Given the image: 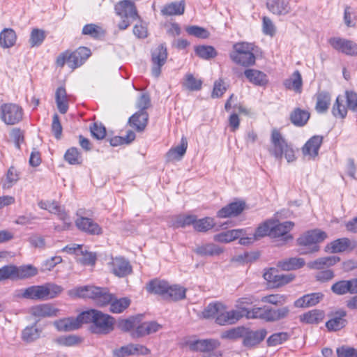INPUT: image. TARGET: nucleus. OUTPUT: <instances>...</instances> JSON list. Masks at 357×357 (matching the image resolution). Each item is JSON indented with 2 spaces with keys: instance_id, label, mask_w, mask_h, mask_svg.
Segmentation results:
<instances>
[{
  "instance_id": "48",
  "label": "nucleus",
  "mask_w": 357,
  "mask_h": 357,
  "mask_svg": "<svg viewBox=\"0 0 357 357\" xmlns=\"http://www.w3.org/2000/svg\"><path fill=\"white\" fill-rule=\"evenodd\" d=\"M195 51L199 57L206 60L213 59L217 55L215 48L210 45H198L195 47Z\"/></svg>"
},
{
  "instance_id": "34",
  "label": "nucleus",
  "mask_w": 357,
  "mask_h": 357,
  "mask_svg": "<svg viewBox=\"0 0 357 357\" xmlns=\"http://www.w3.org/2000/svg\"><path fill=\"white\" fill-rule=\"evenodd\" d=\"M350 245L351 241L349 238H338L328 243L325 248V251L331 253L342 252L347 250Z\"/></svg>"
},
{
  "instance_id": "18",
  "label": "nucleus",
  "mask_w": 357,
  "mask_h": 357,
  "mask_svg": "<svg viewBox=\"0 0 357 357\" xmlns=\"http://www.w3.org/2000/svg\"><path fill=\"white\" fill-rule=\"evenodd\" d=\"M82 325L80 314L76 317L61 319L54 322V326L59 331H70L78 329Z\"/></svg>"
},
{
  "instance_id": "51",
  "label": "nucleus",
  "mask_w": 357,
  "mask_h": 357,
  "mask_svg": "<svg viewBox=\"0 0 357 357\" xmlns=\"http://www.w3.org/2000/svg\"><path fill=\"white\" fill-rule=\"evenodd\" d=\"M64 158L70 165H79L82 161L81 154L75 147L68 149L64 155Z\"/></svg>"
},
{
  "instance_id": "53",
  "label": "nucleus",
  "mask_w": 357,
  "mask_h": 357,
  "mask_svg": "<svg viewBox=\"0 0 357 357\" xmlns=\"http://www.w3.org/2000/svg\"><path fill=\"white\" fill-rule=\"evenodd\" d=\"M196 219L195 215H180L174 218L172 226L175 228L185 227L190 225H194V222Z\"/></svg>"
},
{
  "instance_id": "35",
  "label": "nucleus",
  "mask_w": 357,
  "mask_h": 357,
  "mask_svg": "<svg viewBox=\"0 0 357 357\" xmlns=\"http://www.w3.org/2000/svg\"><path fill=\"white\" fill-rule=\"evenodd\" d=\"M169 287V284L166 281L155 279L149 282L146 289L150 293L161 295L165 298Z\"/></svg>"
},
{
  "instance_id": "10",
  "label": "nucleus",
  "mask_w": 357,
  "mask_h": 357,
  "mask_svg": "<svg viewBox=\"0 0 357 357\" xmlns=\"http://www.w3.org/2000/svg\"><path fill=\"white\" fill-rule=\"evenodd\" d=\"M167 50L166 47L161 44L153 50L151 53V72L152 75L158 77L161 73V68L165 65L167 59Z\"/></svg>"
},
{
  "instance_id": "36",
  "label": "nucleus",
  "mask_w": 357,
  "mask_h": 357,
  "mask_svg": "<svg viewBox=\"0 0 357 357\" xmlns=\"http://www.w3.org/2000/svg\"><path fill=\"white\" fill-rule=\"evenodd\" d=\"M55 100L60 113L66 114L68 109V99L64 87H59L55 93Z\"/></svg>"
},
{
  "instance_id": "8",
  "label": "nucleus",
  "mask_w": 357,
  "mask_h": 357,
  "mask_svg": "<svg viewBox=\"0 0 357 357\" xmlns=\"http://www.w3.org/2000/svg\"><path fill=\"white\" fill-rule=\"evenodd\" d=\"M76 227L81 231L91 235H99L102 233L101 227L92 219L85 217V211L79 209L77 211Z\"/></svg>"
},
{
  "instance_id": "55",
  "label": "nucleus",
  "mask_w": 357,
  "mask_h": 357,
  "mask_svg": "<svg viewBox=\"0 0 357 357\" xmlns=\"http://www.w3.org/2000/svg\"><path fill=\"white\" fill-rule=\"evenodd\" d=\"M324 318V313L321 310H314L303 315V320L308 324H318Z\"/></svg>"
},
{
  "instance_id": "31",
  "label": "nucleus",
  "mask_w": 357,
  "mask_h": 357,
  "mask_svg": "<svg viewBox=\"0 0 357 357\" xmlns=\"http://www.w3.org/2000/svg\"><path fill=\"white\" fill-rule=\"evenodd\" d=\"M324 297L320 292L307 294L298 298L295 302V306L298 307H307L313 306L319 303Z\"/></svg>"
},
{
  "instance_id": "54",
  "label": "nucleus",
  "mask_w": 357,
  "mask_h": 357,
  "mask_svg": "<svg viewBox=\"0 0 357 357\" xmlns=\"http://www.w3.org/2000/svg\"><path fill=\"white\" fill-rule=\"evenodd\" d=\"M36 274L37 269L31 265L16 266V280L28 278Z\"/></svg>"
},
{
  "instance_id": "7",
  "label": "nucleus",
  "mask_w": 357,
  "mask_h": 357,
  "mask_svg": "<svg viewBox=\"0 0 357 357\" xmlns=\"http://www.w3.org/2000/svg\"><path fill=\"white\" fill-rule=\"evenodd\" d=\"M0 117L7 125L16 124L22 119V109L16 104H3L0 107Z\"/></svg>"
},
{
  "instance_id": "19",
  "label": "nucleus",
  "mask_w": 357,
  "mask_h": 357,
  "mask_svg": "<svg viewBox=\"0 0 357 357\" xmlns=\"http://www.w3.org/2000/svg\"><path fill=\"white\" fill-rule=\"evenodd\" d=\"M322 142V136L314 135L308 141H307L302 149L303 155L309 156L310 158H316L319 154V150Z\"/></svg>"
},
{
  "instance_id": "43",
  "label": "nucleus",
  "mask_w": 357,
  "mask_h": 357,
  "mask_svg": "<svg viewBox=\"0 0 357 357\" xmlns=\"http://www.w3.org/2000/svg\"><path fill=\"white\" fill-rule=\"evenodd\" d=\"M344 97L338 96L333 105L332 114L335 118L344 119L347 114V106L344 104Z\"/></svg>"
},
{
  "instance_id": "33",
  "label": "nucleus",
  "mask_w": 357,
  "mask_h": 357,
  "mask_svg": "<svg viewBox=\"0 0 357 357\" xmlns=\"http://www.w3.org/2000/svg\"><path fill=\"white\" fill-rule=\"evenodd\" d=\"M316 111L320 114L326 112L331 104V94L324 91H319L316 94Z\"/></svg>"
},
{
  "instance_id": "56",
  "label": "nucleus",
  "mask_w": 357,
  "mask_h": 357,
  "mask_svg": "<svg viewBox=\"0 0 357 357\" xmlns=\"http://www.w3.org/2000/svg\"><path fill=\"white\" fill-rule=\"evenodd\" d=\"M8 279L16 280V266L10 264L0 268V281Z\"/></svg>"
},
{
  "instance_id": "2",
  "label": "nucleus",
  "mask_w": 357,
  "mask_h": 357,
  "mask_svg": "<svg viewBox=\"0 0 357 357\" xmlns=\"http://www.w3.org/2000/svg\"><path fill=\"white\" fill-rule=\"evenodd\" d=\"M83 324H91L90 331L94 334L107 335L114 330V319L97 310L80 313Z\"/></svg>"
},
{
  "instance_id": "30",
  "label": "nucleus",
  "mask_w": 357,
  "mask_h": 357,
  "mask_svg": "<svg viewBox=\"0 0 357 357\" xmlns=\"http://www.w3.org/2000/svg\"><path fill=\"white\" fill-rule=\"evenodd\" d=\"M161 326L155 321L144 322L137 326L132 335L134 337H140L157 332Z\"/></svg>"
},
{
  "instance_id": "17",
  "label": "nucleus",
  "mask_w": 357,
  "mask_h": 357,
  "mask_svg": "<svg viewBox=\"0 0 357 357\" xmlns=\"http://www.w3.org/2000/svg\"><path fill=\"white\" fill-rule=\"evenodd\" d=\"M220 342L214 339L199 340L190 342L189 348L193 351L211 352L220 346Z\"/></svg>"
},
{
  "instance_id": "21",
  "label": "nucleus",
  "mask_w": 357,
  "mask_h": 357,
  "mask_svg": "<svg viewBox=\"0 0 357 357\" xmlns=\"http://www.w3.org/2000/svg\"><path fill=\"white\" fill-rule=\"evenodd\" d=\"M245 204L244 202H235L229 204L218 211L217 216L220 218H226L237 216L244 210Z\"/></svg>"
},
{
  "instance_id": "3",
  "label": "nucleus",
  "mask_w": 357,
  "mask_h": 357,
  "mask_svg": "<svg viewBox=\"0 0 357 357\" xmlns=\"http://www.w3.org/2000/svg\"><path fill=\"white\" fill-rule=\"evenodd\" d=\"M271 143V146L269 148L268 151L277 160H280L283 155L288 162L295 160L294 149L287 144L282 134L276 129L272 130Z\"/></svg>"
},
{
  "instance_id": "57",
  "label": "nucleus",
  "mask_w": 357,
  "mask_h": 357,
  "mask_svg": "<svg viewBox=\"0 0 357 357\" xmlns=\"http://www.w3.org/2000/svg\"><path fill=\"white\" fill-rule=\"evenodd\" d=\"M224 308V305L220 303H210L202 312L203 317L206 319L217 317L220 310Z\"/></svg>"
},
{
  "instance_id": "26",
  "label": "nucleus",
  "mask_w": 357,
  "mask_h": 357,
  "mask_svg": "<svg viewBox=\"0 0 357 357\" xmlns=\"http://www.w3.org/2000/svg\"><path fill=\"white\" fill-rule=\"evenodd\" d=\"M194 252L201 257H213L222 254L224 249L214 243H206L197 245Z\"/></svg>"
},
{
  "instance_id": "14",
  "label": "nucleus",
  "mask_w": 357,
  "mask_h": 357,
  "mask_svg": "<svg viewBox=\"0 0 357 357\" xmlns=\"http://www.w3.org/2000/svg\"><path fill=\"white\" fill-rule=\"evenodd\" d=\"M109 266L112 272L119 278L125 277L132 272L130 262L122 257L112 258Z\"/></svg>"
},
{
  "instance_id": "5",
  "label": "nucleus",
  "mask_w": 357,
  "mask_h": 357,
  "mask_svg": "<svg viewBox=\"0 0 357 357\" xmlns=\"http://www.w3.org/2000/svg\"><path fill=\"white\" fill-rule=\"evenodd\" d=\"M254 47L252 43H236L233 45V50L230 52L229 57L235 63L243 67L254 66L256 61Z\"/></svg>"
},
{
  "instance_id": "47",
  "label": "nucleus",
  "mask_w": 357,
  "mask_h": 357,
  "mask_svg": "<svg viewBox=\"0 0 357 357\" xmlns=\"http://www.w3.org/2000/svg\"><path fill=\"white\" fill-rule=\"evenodd\" d=\"M42 286L45 300L54 298L63 291V288L61 286L54 283H46Z\"/></svg>"
},
{
  "instance_id": "32",
  "label": "nucleus",
  "mask_w": 357,
  "mask_h": 357,
  "mask_svg": "<svg viewBox=\"0 0 357 357\" xmlns=\"http://www.w3.org/2000/svg\"><path fill=\"white\" fill-rule=\"evenodd\" d=\"M47 211L56 215L59 219L63 222V229H68L71 225L70 218L68 213L57 202H52Z\"/></svg>"
},
{
  "instance_id": "61",
  "label": "nucleus",
  "mask_w": 357,
  "mask_h": 357,
  "mask_svg": "<svg viewBox=\"0 0 357 357\" xmlns=\"http://www.w3.org/2000/svg\"><path fill=\"white\" fill-rule=\"evenodd\" d=\"M337 357H357V347L342 345L336 349Z\"/></svg>"
},
{
  "instance_id": "6",
  "label": "nucleus",
  "mask_w": 357,
  "mask_h": 357,
  "mask_svg": "<svg viewBox=\"0 0 357 357\" xmlns=\"http://www.w3.org/2000/svg\"><path fill=\"white\" fill-rule=\"evenodd\" d=\"M327 237L324 231L315 229L308 231L297 239V243L303 248L299 250L301 255H306L317 252L319 250L318 243Z\"/></svg>"
},
{
  "instance_id": "16",
  "label": "nucleus",
  "mask_w": 357,
  "mask_h": 357,
  "mask_svg": "<svg viewBox=\"0 0 357 357\" xmlns=\"http://www.w3.org/2000/svg\"><path fill=\"white\" fill-rule=\"evenodd\" d=\"M59 310L50 303H43L32 306L29 313L36 318L53 317L58 315Z\"/></svg>"
},
{
  "instance_id": "23",
  "label": "nucleus",
  "mask_w": 357,
  "mask_h": 357,
  "mask_svg": "<svg viewBox=\"0 0 357 357\" xmlns=\"http://www.w3.org/2000/svg\"><path fill=\"white\" fill-rule=\"evenodd\" d=\"M44 292L42 285L31 286L26 289L17 290L15 296L19 298H24L33 300H45Z\"/></svg>"
},
{
  "instance_id": "58",
  "label": "nucleus",
  "mask_w": 357,
  "mask_h": 357,
  "mask_svg": "<svg viewBox=\"0 0 357 357\" xmlns=\"http://www.w3.org/2000/svg\"><path fill=\"white\" fill-rule=\"evenodd\" d=\"M45 38L44 31L38 29H33L31 32L29 43L31 47L39 46Z\"/></svg>"
},
{
  "instance_id": "45",
  "label": "nucleus",
  "mask_w": 357,
  "mask_h": 357,
  "mask_svg": "<svg viewBox=\"0 0 357 357\" xmlns=\"http://www.w3.org/2000/svg\"><path fill=\"white\" fill-rule=\"evenodd\" d=\"M340 261V258L336 256H330L321 257L312 262L309 266L312 268L322 269L324 267H329Z\"/></svg>"
},
{
  "instance_id": "13",
  "label": "nucleus",
  "mask_w": 357,
  "mask_h": 357,
  "mask_svg": "<svg viewBox=\"0 0 357 357\" xmlns=\"http://www.w3.org/2000/svg\"><path fill=\"white\" fill-rule=\"evenodd\" d=\"M91 54L90 49L86 47H80L68 56L67 64L70 68L75 69L82 66Z\"/></svg>"
},
{
  "instance_id": "28",
  "label": "nucleus",
  "mask_w": 357,
  "mask_h": 357,
  "mask_svg": "<svg viewBox=\"0 0 357 357\" xmlns=\"http://www.w3.org/2000/svg\"><path fill=\"white\" fill-rule=\"evenodd\" d=\"M188 147V141L183 137L178 146L172 148L166 153V160L167 162L180 160L185 155Z\"/></svg>"
},
{
  "instance_id": "60",
  "label": "nucleus",
  "mask_w": 357,
  "mask_h": 357,
  "mask_svg": "<svg viewBox=\"0 0 357 357\" xmlns=\"http://www.w3.org/2000/svg\"><path fill=\"white\" fill-rule=\"evenodd\" d=\"M245 331V328L244 327L234 328L222 333L221 337L225 339L235 340L243 337Z\"/></svg>"
},
{
  "instance_id": "37",
  "label": "nucleus",
  "mask_w": 357,
  "mask_h": 357,
  "mask_svg": "<svg viewBox=\"0 0 357 357\" xmlns=\"http://www.w3.org/2000/svg\"><path fill=\"white\" fill-rule=\"evenodd\" d=\"M310 113L300 108L295 109L290 115L291 123L298 127L305 126L310 119Z\"/></svg>"
},
{
  "instance_id": "29",
  "label": "nucleus",
  "mask_w": 357,
  "mask_h": 357,
  "mask_svg": "<svg viewBox=\"0 0 357 357\" xmlns=\"http://www.w3.org/2000/svg\"><path fill=\"white\" fill-rule=\"evenodd\" d=\"M149 121L147 112H137L129 119L130 126L137 132H142L146 128Z\"/></svg>"
},
{
  "instance_id": "62",
  "label": "nucleus",
  "mask_w": 357,
  "mask_h": 357,
  "mask_svg": "<svg viewBox=\"0 0 357 357\" xmlns=\"http://www.w3.org/2000/svg\"><path fill=\"white\" fill-rule=\"evenodd\" d=\"M185 31L189 35L200 38H207L209 36V33L206 29L198 26H188L185 28Z\"/></svg>"
},
{
  "instance_id": "39",
  "label": "nucleus",
  "mask_w": 357,
  "mask_h": 357,
  "mask_svg": "<svg viewBox=\"0 0 357 357\" xmlns=\"http://www.w3.org/2000/svg\"><path fill=\"white\" fill-rule=\"evenodd\" d=\"M284 85L288 89H292L297 93L302 90L303 80L298 70H296L291 77L284 81Z\"/></svg>"
},
{
  "instance_id": "12",
  "label": "nucleus",
  "mask_w": 357,
  "mask_h": 357,
  "mask_svg": "<svg viewBox=\"0 0 357 357\" xmlns=\"http://www.w3.org/2000/svg\"><path fill=\"white\" fill-rule=\"evenodd\" d=\"M328 316L330 319L326 323V327L330 331H340L343 328L347 323L345 319L347 312L343 309L331 312Z\"/></svg>"
},
{
  "instance_id": "25",
  "label": "nucleus",
  "mask_w": 357,
  "mask_h": 357,
  "mask_svg": "<svg viewBox=\"0 0 357 357\" xmlns=\"http://www.w3.org/2000/svg\"><path fill=\"white\" fill-rule=\"evenodd\" d=\"M245 235L247 233L244 229H231L215 235L213 239L219 243H228Z\"/></svg>"
},
{
  "instance_id": "41",
  "label": "nucleus",
  "mask_w": 357,
  "mask_h": 357,
  "mask_svg": "<svg viewBox=\"0 0 357 357\" xmlns=\"http://www.w3.org/2000/svg\"><path fill=\"white\" fill-rule=\"evenodd\" d=\"M182 86L185 89L191 91H199L202 86V81L195 77L192 73H188L183 77Z\"/></svg>"
},
{
  "instance_id": "64",
  "label": "nucleus",
  "mask_w": 357,
  "mask_h": 357,
  "mask_svg": "<svg viewBox=\"0 0 357 357\" xmlns=\"http://www.w3.org/2000/svg\"><path fill=\"white\" fill-rule=\"evenodd\" d=\"M344 100H347V107L354 112H357V93L353 91L345 92Z\"/></svg>"
},
{
  "instance_id": "52",
  "label": "nucleus",
  "mask_w": 357,
  "mask_h": 357,
  "mask_svg": "<svg viewBox=\"0 0 357 357\" xmlns=\"http://www.w3.org/2000/svg\"><path fill=\"white\" fill-rule=\"evenodd\" d=\"M55 342L61 346L72 347L79 344L82 338L75 335H63L56 338Z\"/></svg>"
},
{
  "instance_id": "1",
  "label": "nucleus",
  "mask_w": 357,
  "mask_h": 357,
  "mask_svg": "<svg viewBox=\"0 0 357 357\" xmlns=\"http://www.w3.org/2000/svg\"><path fill=\"white\" fill-rule=\"evenodd\" d=\"M68 295L74 297L91 298L100 307L110 303L109 309L113 313H121L130 305V300L127 298L114 299L107 289L94 286H84L75 288L68 291Z\"/></svg>"
},
{
  "instance_id": "63",
  "label": "nucleus",
  "mask_w": 357,
  "mask_h": 357,
  "mask_svg": "<svg viewBox=\"0 0 357 357\" xmlns=\"http://www.w3.org/2000/svg\"><path fill=\"white\" fill-rule=\"evenodd\" d=\"M137 20L138 23L133 27V34L138 38H145L148 36L147 27L141 17L140 20Z\"/></svg>"
},
{
  "instance_id": "9",
  "label": "nucleus",
  "mask_w": 357,
  "mask_h": 357,
  "mask_svg": "<svg viewBox=\"0 0 357 357\" xmlns=\"http://www.w3.org/2000/svg\"><path fill=\"white\" fill-rule=\"evenodd\" d=\"M330 45L336 51L348 56H357V43L340 37H332L328 40Z\"/></svg>"
},
{
  "instance_id": "15",
  "label": "nucleus",
  "mask_w": 357,
  "mask_h": 357,
  "mask_svg": "<svg viewBox=\"0 0 357 357\" xmlns=\"http://www.w3.org/2000/svg\"><path fill=\"white\" fill-rule=\"evenodd\" d=\"M294 225L291 221L284 222L282 223H277L276 221L272 220L271 237H283L285 241L293 239V236L289 234Z\"/></svg>"
},
{
  "instance_id": "40",
  "label": "nucleus",
  "mask_w": 357,
  "mask_h": 357,
  "mask_svg": "<svg viewBox=\"0 0 357 357\" xmlns=\"http://www.w3.org/2000/svg\"><path fill=\"white\" fill-rule=\"evenodd\" d=\"M305 265V260L303 258L291 257L282 261L278 264V266L283 271H291L298 269Z\"/></svg>"
},
{
  "instance_id": "50",
  "label": "nucleus",
  "mask_w": 357,
  "mask_h": 357,
  "mask_svg": "<svg viewBox=\"0 0 357 357\" xmlns=\"http://www.w3.org/2000/svg\"><path fill=\"white\" fill-rule=\"evenodd\" d=\"M272 219L267 220L258 226L253 234L254 238L258 240L266 236L271 237Z\"/></svg>"
},
{
  "instance_id": "20",
  "label": "nucleus",
  "mask_w": 357,
  "mask_h": 357,
  "mask_svg": "<svg viewBox=\"0 0 357 357\" xmlns=\"http://www.w3.org/2000/svg\"><path fill=\"white\" fill-rule=\"evenodd\" d=\"M267 335L265 329L261 328L257 331H249L245 328L243 337V344L245 347H253L260 343Z\"/></svg>"
},
{
  "instance_id": "11",
  "label": "nucleus",
  "mask_w": 357,
  "mask_h": 357,
  "mask_svg": "<svg viewBox=\"0 0 357 357\" xmlns=\"http://www.w3.org/2000/svg\"><path fill=\"white\" fill-rule=\"evenodd\" d=\"M150 350L145 346L139 344H128L113 350L115 357H126L135 355H146Z\"/></svg>"
},
{
  "instance_id": "42",
  "label": "nucleus",
  "mask_w": 357,
  "mask_h": 357,
  "mask_svg": "<svg viewBox=\"0 0 357 357\" xmlns=\"http://www.w3.org/2000/svg\"><path fill=\"white\" fill-rule=\"evenodd\" d=\"M185 10V6L183 2H172L163 6L161 13L163 15H182Z\"/></svg>"
},
{
  "instance_id": "46",
  "label": "nucleus",
  "mask_w": 357,
  "mask_h": 357,
  "mask_svg": "<svg viewBox=\"0 0 357 357\" xmlns=\"http://www.w3.org/2000/svg\"><path fill=\"white\" fill-rule=\"evenodd\" d=\"M20 179V173L15 167L11 166L6 174L5 180L2 181V188L9 189L13 186Z\"/></svg>"
},
{
  "instance_id": "44",
  "label": "nucleus",
  "mask_w": 357,
  "mask_h": 357,
  "mask_svg": "<svg viewBox=\"0 0 357 357\" xmlns=\"http://www.w3.org/2000/svg\"><path fill=\"white\" fill-rule=\"evenodd\" d=\"M186 289L177 284L169 285L165 298L179 301L185 298Z\"/></svg>"
},
{
  "instance_id": "27",
  "label": "nucleus",
  "mask_w": 357,
  "mask_h": 357,
  "mask_svg": "<svg viewBox=\"0 0 357 357\" xmlns=\"http://www.w3.org/2000/svg\"><path fill=\"white\" fill-rule=\"evenodd\" d=\"M244 75L248 81L256 86H265L268 83L267 75L259 70L248 68L244 71Z\"/></svg>"
},
{
  "instance_id": "4",
  "label": "nucleus",
  "mask_w": 357,
  "mask_h": 357,
  "mask_svg": "<svg viewBox=\"0 0 357 357\" xmlns=\"http://www.w3.org/2000/svg\"><path fill=\"white\" fill-rule=\"evenodd\" d=\"M116 15L121 20L118 23L120 30H126L135 20H140V16L133 1L122 0L114 6Z\"/></svg>"
},
{
  "instance_id": "38",
  "label": "nucleus",
  "mask_w": 357,
  "mask_h": 357,
  "mask_svg": "<svg viewBox=\"0 0 357 357\" xmlns=\"http://www.w3.org/2000/svg\"><path fill=\"white\" fill-rule=\"evenodd\" d=\"M17 36L12 29L6 28L0 33V45L3 48L13 47L16 42Z\"/></svg>"
},
{
  "instance_id": "24",
  "label": "nucleus",
  "mask_w": 357,
  "mask_h": 357,
  "mask_svg": "<svg viewBox=\"0 0 357 357\" xmlns=\"http://www.w3.org/2000/svg\"><path fill=\"white\" fill-rule=\"evenodd\" d=\"M43 328L38 325V321L27 326L22 332V339L28 343L33 342L41 337Z\"/></svg>"
},
{
  "instance_id": "22",
  "label": "nucleus",
  "mask_w": 357,
  "mask_h": 357,
  "mask_svg": "<svg viewBox=\"0 0 357 357\" xmlns=\"http://www.w3.org/2000/svg\"><path fill=\"white\" fill-rule=\"evenodd\" d=\"M268 10L276 15H285L291 10L288 0H267Z\"/></svg>"
},
{
  "instance_id": "59",
  "label": "nucleus",
  "mask_w": 357,
  "mask_h": 357,
  "mask_svg": "<svg viewBox=\"0 0 357 357\" xmlns=\"http://www.w3.org/2000/svg\"><path fill=\"white\" fill-rule=\"evenodd\" d=\"M289 335L285 332L276 333L271 335L267 340V344L270 347H275L287 340Z\"/></svg>"
},
{
  "instance_id": "49",
  "label": "nucleus",
  "mask_w": 357,
  "mask_h": 357,
  "mask_svg": "<svg viewBox=\"0 0 357 357\" xmlns=\"http://www.w3.org/2000/svg\"><path fill=\"white\" fill-rule=\"evenodd\" d=\"M215 226L213 218L206 217L202 219H195L193 227L199 232H205L212 229Z\"/></svg>"
}]
</instances>
